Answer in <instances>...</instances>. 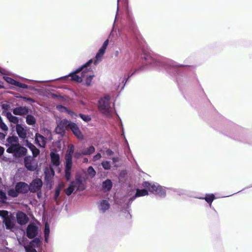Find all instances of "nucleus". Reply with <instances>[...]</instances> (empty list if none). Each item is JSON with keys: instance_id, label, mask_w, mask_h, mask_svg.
Returning a JSON list of instances; mask_svg holds the SVG:
<instances>
[{"instance_id": "1", "label": "nucleus", "mask_w": 252, "mask_h": 252, "mask_svg": "<svg viewBox=\"0 0 252 252\" xmlns=\"http://www.w3.org/2000/svg\"><path fill=\"white\" fill-rule=\"evenodd\" d=\"M144 59L146 62V65H151L152 67H157L159 69L164 68L169 69L170 67L174 68V67H181L183 65L177 63L173 61H168V62H163L155 59L150 55L145 54Z\"/></svg>"}, {"instance_id": "2", "label": "nucleus", "mask_w": 252, "mask_h": 252, "mask_svg": "<svg viewBox=\"0 0 252 252\" xmlns=\"http://www.w3.org/2000/svg\"><path fill=\"white\" fill-rule=\"evenodd\" d=\"M93 63V60L90 59L84 64L82 65L74 71L69 73L68 75L61 77L60 79H64L71 77L72 80L75 81L77 82H81L83 80L82 78L85 77V73L88 71V67Z\"/></svg>"}, {"instance_id": "3", "label": "nucleus", "mask_w": 252, "mask_h": 252, "mask_svg": "<svg viewBox=\"0 0 252 252\" xmlns=\"http://www.w3.org/2000/svg\"><path fill=\"white\" fill-rule=\"evenodd\" d=\"M74 147L71 144L69 146L65 156L64 176L67 181L71 179V170L72 166V154Z\"/></svg>"}, {"instance_id": "4", "label": "nucleus", "mask_w": 252, "mask_h": 252, "mask_svg": "<svg viewBox=\"0 0 252 252\" xmlns=\"http://www.w3.org/2000/svg\"><path fill=\"white\" fill-rule=\"evenodd\" d=\"M142 186L147 188L150 192L160 197H164L166 196L165 188L158 183L145 181L142 183Z\"/></svg>"}, {"instance_id": "5", "label": "nucleus", "mask_w": 252, "mask_h": 252, "mask_svg": "<svg viewBox=\"0 0 252 252\" xmlns=\"http://www.w3.org/2000/svg\"><path fill=\"white\" fill-rule=\"evenodd\" d=\"M6 152L12 154L15 158H20L26 155L27 149L19 144L9 146L6 149Z\"/></svg>"}, {"instance_id": "6", "label": "nucleus", "mask_w": 252, "mask_h": 252, "mask_svg": "<svg viewBox=\"0 0 252 252\" xmlns=\"http://www.w3.org/2000/svg\"><path fill=\"white\" fill-rule=\"evenodd\" d=\"M98 110L105 115H109L111 112V107L110 103V96H105L101 98L98 101Z\"/></svg>"}, {"instance_id": "7", "label": "nucleus", "mask_w": 252, "mask_h": 252, "mask_svg": "<svg viewBox=\"0 0 252 252\" xmlns=\"http://www.w3.org/2000/svg\"><path fill=\"white\" fill-rule=\"evenodd\" d=\"M71 122L67 120L66 119H63L57 122V126L55 128V132L56 133L63 135L67 127H70Z\"/></svg>"}, {"instance_id": "8", "label": "nucleus", "mask_w": 252, "mask_h": 252, "mask_svg": "<svg viewBox=\"0 0 252 252\" xmlns=\"http://www.w3.org/2000/svg\"><path fill=\"white\" fill-rule=\"evenodd\" d=\"M0 217L3 219V222L4 223L7 229L11 230L14 227V224L12 221L9 215V212L6 210H0Z\"/></svg>"}, {"instance_id": "9", "label": "nucleus", "mask_w": 252, "mask_h": 252, "mask_svg": "<svg viewBox=\"0 0 252 252\" xmlns=\"http://www.w3.org/2000/svg\"><path fill=\"white\" fill-rule=\"evenodd\" d=\"M43 185L41 179L35 178L29 185V191L31 192L34 193L40 191Z\"/></svg>"}, {"instance_id": "10", "label": "nucleus", "mask_w": 252, "mask_h": 252, "mask_svg": "<svg viewBox=\"0 0 252 252\" xmlns=\"http://www.w3.org/2000/svg\"><path fill=\"white\" fill-rule=\"evenodd\" d=\"M38 232V227L33 223H30L26 229V235L29 239L36 238Z\"/></svg>"}, {"instance_id": "11", "label": "nucleus", "mask_w": 252, "mask_h": 252, "mask_svg": "<svg viewBox=\"0 0 252 252\" xmlns=\"http://www.w3.org/2000/svg\"><path fill=\"white\" fill-rule=\"evenodd\" d=\"M71 183L77 190L83 191L86 188V186L83 182L82 177L79 175H77L75 177V180L72 181Z\"/></svg>"}, {"instance_id": "12", "label": "nucleus", "mask_w": 252, "mask_h": 252, "mask_svg": "<svg viewBox=\"0 0 252 252\" xmlns=\"http://www.w3.org/2000/svg\"><path fill=\"white\" fill-rule=\"evenodd\" d=\"M148 194V191L146 189H137L136 192L131 197L128 198L127 202V206H128L131 204L132 202L137 197L144 196Z\"/></svg>"}, {"instance_id": "13", "label": "nucleus", "mask_w": 252, "mask_h": 252, "mask_svg": "<svg viewBox=\"0 0 252 252\" xmlns=\"http://www.w3.org/2000/svg\"><path fill=\"white\" fill-rule=\"evenodd\" d=\"M15 189L18 191L19 194L27 193L29 191V185L23 182H19L16 184Z\"/></svg>"}, {"instance_id": "14", "label": "nucleus", "mask_w": 252, "mask_h": 252, "mask_svg": "<svg viewBox=\"0 0 252 252\" xmlns=\"http://www.w3.org/2000/svg\"><path fill=\"white\" fill-rule=\"evenodd\" d=\"M126 26L129 32H135L136 27L133 16L128 13L127 16Z\"/></svg>"}, {"instance_id": "15", "label": "nucleus", "mask_w": 252, "mask_h": 252, "mask_svg": "<svg viewBox=\"0 0 252 252\" xmlns=\"http://www.w3.org/2000/svg\"><path fill=\"white\" fill-rule=\"evenodd\" d=\"M16 131L18 136L23 139L27 137V127L22 125H17L16 126Z\"/></svg>"}, {"instance_id": "16", "label": "nucleus", "mask_w": 252, "mask_h": 252, "mask_svg": "<svg viewBox=\"0 0 252 252\" xmlns=\"http://www.w3.org/2000/svg\"><path fill=\"white\" fill-rule=\"evenodd\" d=\"M69 128L78 139H83L84 136L82 133L79 127L75 123L71 122Z\"/></svg>"}, {"instance_id": "17", "label": "nucleus", "mask_w": 252, "mask_h": 252, "mask_svg": "<svg viewBox=\"0 0 252 252\" xmlns=\"http://www.w3.org/2000/svg\"><path fill=\"white\" fill-rule=\"evenodd\" d=\"M24 162L25 166L28 170L33 171L36 170V165L33 164L32 158L31 157H25Z\"/></svg>"}, {"instance_id": "18", "label": "nucleus", "mask_w": 252, "mask_h": 252, "mask_svg": "<svg viewBox=\"0 0 252 252\" xmlns=\"http://www.w3.org/2000/svg\"><path fill=\"white\" fill-rule=\"evenodd\" d=\"M40 242L38 238H36L32 240L29 245L25 246V249L26 252H37L36 250L33 247H38Z\"/></svg>"}, {"instance_id": "19", "label": "nucleus", "mask_w": 252, "mask_h": 252, "mask_svg": "<svg viewBox=\"0 0 252 252\" xmlns=\"http://www.w3.org/2000/svg\"><path fill=\"white\" fill-rule=\"evenodd\" d=\"M13 113L15 115L24 116L29 112V109L26 106H18L12 109Z\"/></svg>"}, {"instance_id": "20", "label": "nucleus", "mask_w": 252, "mask_h": 252, "mask_svg": "<svg viewBox=\"0 0 252 252\" xmlns=\"http://www.w3.org/2000/svg\"><path fill=\"white\" fill-rule=\"evenodd\" d=\"M35 143L40 147L44 148L47 143V138L41 134L36 133L35 134Z\"/></svg>"}, {"instance_id": "21", "label": "nucleus", "mask_w": 252, "mask_h": 252, "mask_svg": "<svg viewBox=\"0 0 252 252\" xmlns=\"http://www.w3.org/2000/svg\"><path fill=\"white\" fill-rule=\"evenodd\" d=\"M50 155L52 165L55 167L59 166L61 163L59 154L56 151H52Z\"/></svg>"}, {"instance_id": "22", "label": "nucleus", "mask_w": 252, "mask_h": 252, "mask_svg": "<svg viewBox=\"0 0 252 252\" xmlns=\"http://www.w3.org/2000/svg\"><path fill=\"white\" fill-rule=\"evenodd\" d=\"M16 218L17 222L21 225L25 224L29 221V218L27 215L22 212H18Z\"/></svg>"}, {"instance_id": "23", "label": "nucleus", "mask_w": 252, "mask_h": 252, "mask_svg": "<svg viewBox=\"0 0 252 252\" xmlns=\"http://www.w3.org/2000/svg\"><path fill=\"white\" fill-rule=\"evenodd\" d=\"M6 141L7 144H5V146L8 148L9 146L19 144V139L16 136H8L6 139Z\"/></svg>"}, {"instance_id": "24", "label": "nucleus", "mask_w": 252, "mask_h": 252, "mask_svg": "<svg viewBox=\"0 0 252 252\" xmlns=\"http://www.w3.org/2000/svg\"><path fill=\"white\" fill-rule=\"evenodd\" d=\"M98 209L100 212L104 213L110 207V204L106 200H103L98 204Z\"/></svg>"}, {"instance_id": "25", "label": "nucleus", "mask_w": 252, "mask_h": 252, "mask_svg": "<svg viewBox=\"0 0 252 252\" xmlns=\"http://www.w3.org/2000/svg\"><path fill=\"white\" fill-rule=\"evenodd\" d=\"M5 116L8 121L16 125H20L19 124V119L18 117L12 115L11 112H7L6 113Z\"/></svg>"}, {"instance_id": "26", "label": "nucleus", "mask_w": 252, "mask_h": 252, "mask_svg": "<svg viewBox=\"0 0 252 252\" xmlns=\"http://www.w3.org/2000/svg\"><path fill=\"white\" fill-rule=\"evenodd\" d=\"M26 146L30 149L32 151L33 157H36L40 153L39 150L31 142H27Z\"/></svg>"}, {"instance_id": "27", "label": "nucleus", "mask_w": 252, "mask_h": 252, "mask_svg": "<svg viewBox=\"0 0 252 252\" xmlns=\"http://www.w3.org/2000/svg\"><path fill=\"white\" fill-rule=\"evenodd\" d=\"M102 187L105 191L111 190L112 187V183L110 179H107L102 183Z\"/></svg>"}, {"instance_id": "28", "label": "nucleus", "mask_w": 252, "mask_h": 252, "mask_svg": "<svg viewBox=\"0 0 252 252\" xmlns=\"http://www.w3.org/2000/svg\"><path fill=\"white\" fill-rule=\"evenodd\" d=\"M91 70L88 69V71L85 73V77H86L85 84L87 86H89L91 85L92 81L94 76L93 74L90 73Z\"/></svg>"}, {"instance_id": "29", "label": "nucleus", "mask_w": 252, "mask_h": 252, "mask_svg": "<svg viewBox=\"0 0 252 252\" xmlns=\"http://www.w3.org/2000/svg\"><path fill=\"white\" fill-rule=\"evenodd\" d=\"M199 198L205 199V201L211 206V204L214 200L215 199V196L213 194H207L204 197H199Z\"/></svg>"}, {"instance_id": "30", "label": "nucleus", "mask_w": 252, "mask_h": 252, "mask_svg": "<svg viewBox=\"0 0 252 252\" xmlns=\"http://www.w3.org/2000/svg\"><path fill=\"white\" fill-rule=\"evenodd\" d=\"M104 53L105 52L104 51H102L100 49H99L98 52L96 54L95 60L94 61V65H96L99 62L101 61V58L103 55H104Z\"/></svg>"}, {"instance_id": "31", "label": "nucleus", "mask_w": 252, "mask_h": 252, "mask_svg": "<svg viewBox=\"0 0 252 252\" xmlns=\"http://www.w3.org/2000/svg\"><path fill=\"white\" fill-rule=\"evenodd\" d=\"M44 238L45 242L46 243L48 242L49 236L50 234V227L48 223L46 222L44 226Z\"/></svg>"}, {"instance_id": "32", "label": "nucleus", "mask_w": 252, "mask_h": 252, "mask_svg": "<svg viewBox=\"0 0 252 252\" xmlns=\"http://www.w3.org/2000/svg\"><path fill=\"white\" fill-rule=\"evenodd\" d=\"M26 121L28 125L31 126L34 125L36 123L35 118L32 115H27Z\"/></svg>"}, {"instance_id": "33", "label": "nucleus", "mask_w": 252, "mask_h": 252, "mask_svg": "<svg viewBox=\"0 0 252 252\" xmlns=\"http://www.w3.org/2000/svg\"><path fill=\"white\" fill-rule=\"evenodd\" d=\"M95 152V148L93 146L83 150V155H90Z\"/></svg>"}, {"instance_id": "34", "label": "nucleus", "mask_w": 252, "mask_h": 252, "mask_svg": "<svg viewBox=\"0 0 252 252\" xmlns=\"http://www.w3.org/2000/svg\"><path fill=\"white\" fill-rule=\"evenodd\" d=\"M8 195L12 197H16L19 195V193L17 189H10L7 191Z\"/></svg>"}, {"instance_id": "35", "label": "nucleus", "mask_w": 252, "mask_h": 252, "mask_svg": "<svg viewBox=\"0 0 252 252\" xmlns=\"http://www.w3.org/2000/svg\"><path fill=\"white\" fill-rule=\"evenodd\" d=\"M101 164L102 167L103 168V169L104 170H108L111 169V165L110 161H107V160L103 161Z\"/></svg>"}, {"instance_id": "36", "label": "nucleus", "mask_w": 252, "mask_h": 252, "mask_svg": "<svg viewBox=\"0 0 252 252\" xmlns=\"http://www.w3.org/2000/svg\"><path fill=\"white\" fill-rule=\"evenodd\" d=\"M74 190L75 188L71 182L68 187L65 190V192L67 195L69 196Z\"/></svg>"}, {"instance_id": "37", "label": "nucleus", "mask_w": 252, "mask_h": 252, "mask_svg": "<svg viewBox=\"0 0 252 252\" xmlns=\"http://www.w3.org/2000/svg\"><path fill=\"white\" fill-rule=\"evenodd\" d=\"M137 70H135L133 72L131 73V74L129 73L128 74V76L127 77H124L123 79H122V83L123 84V86L122 87V88H121V90H123L124 88V87L125 86V84L126 83L127 81L128 80V79L130 77H131L136 71H137Z\"/></svg>"}, {"instance_id": "38", "label": "nucleus", "mask_w": 252, "mask_h": 252, "mask_svg": "<svg viewBox=\"0 0 252 252\" xmlns=\"http://www.w3.org/2000/svg\"><path fill=\"white\" fill-rule=\"evenodd\" d=\"M87 172L89 176L92 178L95 176L96 172L92 166H89L88 167Z\"/></svg>"}, {"instance_id": "39", "label": "nucleus", "mask_w": 252, "mask_h": 252, "mask_svg": "<svg viewBox=\"0 0 252 252\" xmlns=\"http://www.w3.org/2000/svg\"><path fill=\"white\" fill-rule=\"evenodd\" d=\"M7 200V196L6 193L0 190V202L5 203Z\"/></svg>"}, {"instance_id": "40", "label": "nucleus", "mask_w": 252, "mask_h": 252, "mask_svg": "<svg viewBox=\"0 0 252 252\" xmlns=\"http://www.w3.org/2000/svg\"><path fill=\"white\" fill-rule=\"evenodd\" d=\"M3 78L4 79V80L6 81L9 84H10L14 85V86L16 85V84L17 81L12 79L11 77H5L4 76V77H3Z\"/></svg>"}, {"instance_id": "41", "label": "nucleus", "mask_w": 252, "mask_h": 252, "mask_svg": "<svg viewBox=\"0 0 252 252\" xmlns=\"http://www.w3.org/2000/svg\"><path fill=\"white\" fill-rule=\"evenodd\" d=\"M80 117L85 122H88L91 121V118L89 115H84L82 114H79Z\"/></svg>"}, {"instance_id": "42", "label": "nucleus", "mask_w": 252, "mask_h": 252, "mask_svg": "<svg viewBox=\"0 0 252 252\" xmlns=\"http://www.w3.org/2000/svg\"><path fill=\"white\" fill-rule=\"evenodd\" d=\"M15 86L21 88L25 89H27L29 88V86H28L27 85L20 83L18 81H17Z\"/></svg>"}, {"instance_id": "43", "label": "nucleus", "mask_w": 252, "mask_h": 252, "mask_svg": "<svg viewBox=\"0 0 252 252\" xmlns=\"http://www.w3.org/2000/svg\"><path fill=\"white\" fill-rule=\"evenodd\" d=\"M60 194V189L59 188L56 189L55 190V196L54 198L56 201L58 202V197Z\"/></svg>"}, {"instance_id": "44", "label": "nucleus", "mask_w": 252, "mask_h": 252, "mask_svg": "<svg viewBox=\"0 0 252 252\" xmlns=\"http://www.w3.org/2000/svg\"><path fill=\"white\" fill-rule=\"evenodd\" d=\"M48 172H50L51 174V175L52 176H53L54 175V174H55L54 170L51 167H50V169H47V170H46L45 171L44 173H45V174L46 176H47L48 175Z\"/></svg>"}, {"instance_id": "45", "label": "nucleus", "mask_w": 252, "mask_h": 252, "mask_svg": "<svg viewBox=\"0 0 252 252\" xmlns=\"http://www.w3.org/2000/svg\"><path fill=\"white\" fill-rule=\"evenodd\" d=\"M82 155H83V151H82V152L76 151L74 153V157L75 158L78 159L80 158H81Z\"/></svg>"}, {"instance_id": "46", "label": "nucleus", "mask_w": 252, "mask_h": 252, "mask_svg": "<svg viewBox=\"0 0 252 252\" xmlns=\"http://www.w3.org/2000/svg\"><path fill=\"white\" fill-rule=\"evenodd\" d=\"M101 155L100 153H97L93 157V160L94 161H97L100 159Z\"/></svg>"}, {"instance_id": "47", "label": "nucleus", "mask_w": 252, "mask_h": 252, "mask_svg": "<svg viewBox=\"0 0 252 252\" xmlns=\"http://www.w3.org/2000/svg\"><path fill=\"white\" fill-rule=\"evenodd\" d=\"M105 154L107 156H112L114 154V152L110 150V149H107L106 151H105Z\"/></svg>"}, {"instance_id": "48", "label": "nucleus", "mask_w": 252, "mask_h": 252, "mask_svg": "<svg viewBox=\"0 0 252 252\" xmlns=\"http://www.w3.org/2000/svg\"><path fill=\"white\" fill-rule=\"evenodd\" d=\"M67 113L69 115H70L73 118L76 117L77 116L75 112L71 110H67Z\"/></svg>"}, {"instance_id": "49", "label": "nucleus", "mask_w": 252, "mask_h": 252, "mask_svg": "<svg viewBox=\"0 0 252 252\" xmlns=\"http://www.w3.org/2000/svg\"><path fill=\"white\" fill-rule=\"evenodd\" d=\"M225 134L236 139L240 140L239 138L237 137L236 135H233L230 132H226L225 133Z\"/></svg>"}, {"instance_id": "50", "label": "nucleus", "mask_w": 252, "mask_h": 252, "mask_svg": "<svg viewBox=\"0 0 252 252\" xmlns=\"http://www.w3.org/2000/svg\"><path fill=\"white\" fill-rule=\"evenodd\" d=\"M57 109L61 111H63V110L66 109V108L62 105H58Z\"/></svg>"}, {"instance_id": "51", "label": "nucleus", "mask_w": 252, "mask_h": 252, "mask_svg": "<svg viewBox=\"0 0 252 252\" xmlns=\"http://www.w3.org/2000/svg\"><path fill=\"white\" fill-rule=\"evenodd\" d=\"M6 135L3 132H0V140H2L5 139Z\"/></svg>"}, {"instance_id": "52", "label": "nucleus", "mask_w": 252, "mask_h": 252, "mask_svg": "<svg viewBox=\"0 0 252 252\" xmlns=\"http://www.w3.org/2000/svg\"><path fill=\"white\" fill-rule=\"evenodd\" d=\"M24 99L27 101H29L32 102H34V100L31 98L25 97H24Z\"/></svg>"}, {"instance_id": "53", "label": "nucleus", "mask_w": 252, "mask_h": 252, "mask_svg": "<svg viewBox=\"0 0 252 252\" xmlns=\"http://www.w3.org/2000/svg\"><path fill=\"white\" fill-rule=\"evenodd\" d=\"M4 148L1 146H0V156H2L4 153Z\"/></svg>"}, {"instance_id": "54", "label": "nucleus", "mask_w": 252, "mask_h": 252, "mask_svg": "<svg viewBox=\"0 0 252 252\" xmlns=\"http://www.w3.org/2000/svg\"><path fill=\"white\" fill-rule=\"evenodd\" d=\"M112 160L113 163H116L119 161V158L118 157H113L112 158Z\"/></svg>"}, {"instance_id": "55", "label": "nucleus", "mask_w": 252, "mask_h": 252, "mask_svg": "<svg viewBox=\"0 0 252 252\" xmlns=\"http://www.w3.org/2000/svg\"><path fill=\"white\" fill-rule=\"evenodd\" d=\"M109 43L108 39L106 40L103 43L102 45L107 48Z\"/></svg>"}, {"instance_id": "56", "label": "nucleus", "mask_w": 252, "mask_h": 252, "mask_svg": "<svg viewBox=\"0 0 252 252\" xmlns=\"http://www.w3.org/2000/svg\"><path fill=\"white\" fill-rule=\"evenodd\" d=\"M106 49V47H105V46H104L103 45H102V46L100 48V50L104 51V52H105Z\"/></svg>"}, {"instance_id": "57", "label": "nucleus", "mask_w": 252, "mask_h": 252, "mask_svg": "<svg viewBox=\"0 0 252 252\" xmlns=\"http://www.w3.org/2000/svg\"><path fill=\"white\" fill-rule=\"evenodd\" d=\"M0 72L1 74H5V70L2 69H1L0 67Z\"/></svg>"}, {"instance_id": "58", "label": "nucleus", "mask_w": 252, "mask_h": 252, "mask_svg": "<svg viewBox=\"0 0 252 252\" xmlns=\"http://www.w3.org/2000/svg\"><path fill=\"white\" fill-rule=\"evenodd\" d=\"M7 105H3L2 107L4 109H7Z\"/></svg>"}, {"instance_id": "59", "label": "nucleus", "mask_w": 252, "mask_h": 252, "mask_svg": "<svg viewBox=\"0 0 252 252\" xmlns=\"http://www.w3.org/2000/svg\"><path fill=\"white\" fill-rule=\"evenodd\" d=\"M84 160H85V161H88V159H87V158H85V159H84Z\"/></svg>"}, {"instance_id": "60", "label": "nucleus", "mask_w": 252, "mask_h": 252, "mask_svg": "<svg viewBox=\"0 0 252 252\" xmlns=\"http://www.w3.org/2000/svg\"><path fill=\"white\" fill-rule=\"evenodd\" d=\"M2 88V86L0 84V89Z\"/></svg>"}, {"instance_id": "61", "label": "nucleus", "mask_w": 252, "mask_h": 252, "mask_svg": "<svg viewBox=\"0 0 252 252\" xmlns=\"http://www.w3.org/2000/svg\"><path fill=\"white\" fill-rule=\"evenodd\" d=\"M118 9H119V8L118 7H117V12L118 11Z\"/></svg>"}, {"instance_id": "62", "label": "nucleus", "mask_w": 252, "mask_h": 252, "mask_svg": "<svg viewBox=\"0 0 252 252\" xmlns=\"http://www.w3.org/2000/svg\"><path fill=\"white\" fill-rule=\"evenodd\" d=\"M119 0H117L118 3L119 2Z\"/></svg>"}]
</instances>
